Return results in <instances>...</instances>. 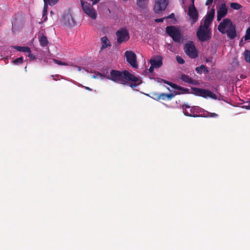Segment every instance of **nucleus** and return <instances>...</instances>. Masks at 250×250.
Instances as JSON below:
<instances>
[{"label": "nucleus", "mask_w": 250, "mask_h": 250, "mask_svg": "<svg viewBox=\"0 0 250 250\" xmlns=\"http://www.w3.org/2000/svg\"><path fill=\"white\" fill-rule=\"evenodd\" d=\"M17 51L23 52H30L31 49L27 46H15L14 47Z\"/></svg>", "instance_id": "412c9836"}, {"label": "nucleus", "mask_w": 250, "mask_h": 250, "mask_svg": "<svg viewBox=\"0 0 250 250\" xmlns=\"http://www.w3.org/2000/svg\"><path fill=\"white\" fill-rule=\"evenodd\" d=\"M154 68H155V67L154 66H153V65H151V66H150V67L148 69V71L150 73H152L154 71Z\"/></svg>", "instance_id": "ea45409f"}, {"label": "nucleus", "mask_w": 250, "mask_h": 250, "mask_svg": "<svg viewBox=\"0 0 250 250\" xmlns=\"http://www.w3.org/2000/svg\"><path fill=\"white\" fill-rule=\"evenodd\" d=\"M196 36L199 41L204 42L210 39L211 33L209 27L201 24L197 29Z\"/></svg>", "instance_id": "7ed1b4c3"}, {"label": "nucleus", "mask_w": 250, "mask_h": 250, "mask_svg": "<svg viewBox=\"0 0 250 250\" xmlns=\"http://www.w3.org/2000/svg\"><path fill=\"white\" fill-rule=\"evenodd\" d=\"M206 62H208V59H207V60H206Z\"/></svg>", "instance_id": "de8ad7c7"}, {"label": "nucleus", "mask_w": 250, "mask_h": 250, "mask_svg": "<svg viewBox=\"0 0 250 250\" xmlns=\"http://www.w3.org/2000/svg\"><path fill=\"white\" fill-rule=\"evenodd\" d=\"M244 39L246 41L250 40V26L246 30Z\"/></svg>", "instance_id": "c85d7f7f"}, {"label": "nucleus", "mask_w": 250, "mask_h": 250, "mask_svg": "<svg viewBox=\"0 0 250 250\" xmlns=\"http://www.w3.org/2000/svg\"><path fill=\"white\" fill-rule=\"evenodd\" d=\"M108 69L104 71V78L115 83L122 84H129L134 88L141 83L142 81L138 77L127 70L119 71L112 69L108 72Z\"/></svg>", "instance_id": "f257e3e1"}, {"label": "nucleus", "mask_w": 250, "mask_h": 250, "mask_svg": "<svg viewBox=\"0 0 250 250\" xmlns=\"http://www.w3.org/2000/svg\"><path fill=\"white\" fill-rule=\"evenodd\" d=\"M22 21H17L16 20L14 21V23H22Z\"/></svg>", "instance_id": "a18cd8bd"}, {"label": "nucleus", "mask_w": 250, "mask_h": 250, "mask_svg": "<svg viewBox=\"0 0 250 250\" xmlns=\"http://www.w3.org/2000/svg\"><path fill=\"white\" fill-rule=\"evenodd\" d=\"M228 11L226 3L221 4L217 10V20L220 21L227 14Z\"/></svg>", "instance_id": "ddd939ff"}, {"label": "nucleus", "mask_w": 250, "mask_h": 250, "mask_svg": "<svg viewBox=\"0 0 250 250\" xmlns=\"http://www.w3.org/2000/svg\"><path fill=\"white\" fill-rule=\"evenodd\" d=\"M152 96H153L152 98L154 100H157V101L160 100V97H159V93H152Z\"/></svg>", "instance_id": "f704fd0d"}, {"label": "nucleus", "mask_w": 250, "mask_h": 250, "mask_svg": "<svg viewBox=\"0 0 250 250\" xmlns=\"http://www.w3.org/2000/svg\"><path fill=\"white\" fill-rule=\"evenodd\" d=\"M98 76H99L100 77H102V79H103V77H104V72H103V74H102L100 73H97V74L93 75L92 76V78L94 79H96L98 78Z\"/></svg>", "instance_id": "72a5a7b5"}, {"label": "nucleus", "mask_w": 250, "mask_h": 250, "mask_svg": "<svg viewBox=\"0 0 250 250\" xmlns=\"http://www.w3.org/2000/svg\"><path fill=\"white\" fill-rule=\"evenodd\" d=\"M217 29L221 33L226 34L230 40L234 39L237 36L236 26L229 19H224L218 25Z\"/></svg>", "instance_id": "f03ea898"}, {"label": "nucleus", "mask_w": 250, "mask_h": 250, "mask_svg": "<svg viewBox=\"0 0 250 250\" xmlns=\"http://www.w3.org/2000/svg\"><path fill=\"white\" fill-rule=\"evenodd\" d=\"M168 4V0H155L154 11L157 14L164 11Z\"/></svg>", "instance_id": "9b49d317"}, {"label": "nucleus", "mask_w": 250, "mask_h": 250, "mask_svg": "<svg viewBox=\"0 0 250 250\" xmlns=\"http://www.w3.org/2000/svg\"><path fill=\"white\" fill-rule=\"evenodd\" d=\"M147 3L148 0H137V5L142 8H145Z\"/></svg>", "instance_id": "4be33fe9"}, {"label": "nucleus", "mask_w": 250, "mask_h": 250, "mask_svg": "<svg viewBox=\"0 0 250 250\" xmlns=\"http://www.w3.org/2000/svg\"><path fill=\"white\" fill-rule=\"evenodd\" d=\"M39 40L40 45L42 46L45 47L48 45V40L47 37L43 34H42L39 37Z\"/></svg>", "instance_id": "f3484780"}, {"label": "nucleus", "mask_w": 250, "mask_h": 250, "mask_svg": "<svg viewBox=\"0 0 250 250\" xmlns=\"http://www.w3.org/2000/svg\"><path fill=\"white\" fill-rule=\"evenodd\" d=\"M191 0V2H192V3L191 4H194V0Z\"/></svg>", "instance_id": "49530a36"}, {"label": "nucleus", "mask_w": 250, "mask_h": 250, "mask_svg": "<svg viewBox=\"0 0 250 250\" xmlns=\"http://www.w3.org/2000/svg\"><path fill=\"white\" fill-rule=\"evenodd\" d=\"M184 49L186 54L191 59H195L198 56L197 50L192 41L186 43Z\"/></svg>", "instance_id": "0eeeda50"}, {"label": "nucleus", "mask_w": 250, "mask_h": 250, "mask_svg": "<svg viewBox=\"0 0 250 250\" xmlns=\"http://www.w3.org/2000/svg\"><path fill=\"white\" fill-rule=\"evenodd\" d=\"M213 0H207L206 1V5L208 6L212 4Z\"/></svg>", "instance_id": "4c0bfd02"}, {"label": "nucleus", "mask_w": 250, "mask_h": 250, "mask_svg": "<svg viewBox=\"0 0 250 250\" xmlns=\"http://www.w3.org/2000/svg\"><path fill=\"white\" fill-rule=\"evenodd\" d=\"M201 108L199 106H192L189 109H185L184 113L186 116L189 117H199L198 115L200 112Z\"/></svg>", "instance_id": "4468645a"}, {"label": "nucleus", "mask_w": 250, "mask_h": 250, "mask_svg": "<svg viewBox=\"0 0 250 250\" xmlns=\"http://www.w3.org/2000/svg\"><path fill=\"white\" fill-rule=\"evenodd\" d=\"M230 6L231 8L235 10H239L242 8L241 5L236 2L230 3Z\"/></svg>", "instance_id": "b1692460"}, {"label": "nucleus", "mask_w": 250, "mask_h": 250, "mask_svg": "<svg viewBox=\"0 0 250 250\" xmlns=\"http://www.w3.org/2000/svg\"><path fill=\"white\" fill-rule=\"evenodd\" d=\"M83 87H84L85 89L88 90V91H91L92 90V89L89 87H87V86H82Z\"/></svg>", "instance_id": "c03bdc74"}, {"label": "nucleus", "mask_w": 250, "mask_h": 250, "mask_svg": "<svg viewBox=\"0 0 250 250\" xmlns=\"http://www.w3.org/2000/svg\"><path fill=\"white\" fill-rule=\"evenodd\" d=\"M190 84H194V85H198V82L197 81L192 79V83H190Z\"/></svg>", "instance_id": "79ce46f5"}, {"label": "nucleus", "mask_w": 250, "mask_h": 250, "mask_svg": "<svg viewBox=\"0 0 250 250\" xmlns=\"http://www.w3.org/2000/svg\"><path fill=\"white\" fill-rule=\"evenodd\" d=\"M28 53H29V54L28 55V57L29 58H30V59L33 60L36 59L35 56L33 54L31 53V52H28Z\"/></svg>", "instance_id": "c9c22d12"}, {"label": "nucleus", "mask_w": 250, "mask_h": 250, "mask_svg": "<svg viewBox=\"0 0 250 250\" xmlns=\"http://www.w3.org/2000/svg\"><path fill=\"white\" fill-rule=\"evenodd\" d=\"M244 106L246 107V108L250 109V103H249L248 105H246Z\"/></svg>", "instance_id": "37998d69"}, {"label": "nucleus", "mask_w": 250, "mask_h": 250, "mask_svg": "<svg viewBox=\"0 0 250 250\" xmlns=\"http://www.w3.org/2000/svg\"><path fill=\"white\" fill-rule=\"evenodd\" d=\"M195 70L198 74H202L203 72L206 74H208V70L206 66L204 64H202L200 66L196 67Z\"/></svg>", "instance_id": "aec40b11"}, {"label": "nucleus", "mask_w": 250, "mask_h": 250, "mask_svg": "<svg viewBox=\"0 0 250 250\" xmlns=\"http://www.w3.org/2000/svg\"><path fill=\"white\" fill-rule=\"evenodd\" d=\"M175 17V15L174 13H171L169 16L165 17V19H172Z\"/></svg>", "instance_id": "58836bf2"}, {"label": "nucleus", "mask_w": 250, "mask_h": 250, "mask_svg": "<svg viewBox=\"0 0 250 250\" xmlns=\"http://www.w3.org/2000/svg\"><path fill=\"white\" fill-rule=\"evenodd\" d=\"M181 79L183 81L189 84H190V83H192V79L190 78L189 76L187 75L186 74H182L181 76Z\"/></svg>", "instance_id": "5701e85b"}, {"label": "nucleus", "mask_w": 250, "mask_h": 250, "mask_svg": "<svg viewBox=\"0 0 250 250\" xmlns=\"http://www.w3.org/2000/svg\"><path fill=\"white\" fill-rule=\"evenodd\" d=\"M44 2L48 3L50 6H53L55 5L59 0H43Z\"/></svg>", "instance_id": "bb28decb"}, {"label": "nucleus", "mask_w": 250, "mask_h": 250, "mask_svg": "<svg viewBox=\"0 0 250 250\" xmlns=\"http://www.w3.org/2000/svg\"><path fill=\"white\" fill-rule=\"evenodd\" d=\"M150 63L151 65H153L155 68L160 67L162 64V61L161 59L155 60V59H151L150 60Z\"/></svg>", "instance_id": "a211bd4d"}, {"label": "nucleus", "mask_w": 250, "mask_h": 250, "mask_svg": "<svg viewBox=\"0 0 250 250\" xmlns=\"http://www.w3.org/2000/svg\"><path fill=\"white\" fill-rule=\"evenodd\" d=\"M176 59L177 62L179 64H183L185 62L184 60L181 57H180V56H178V55L176 57Z\"/></svg>", "instance_id": "7c9ffc66"}, {"label": "nucleus", "mask_w": 250, "mask_h": 250, "mask_svg": "<svg viewBox=\"0 0 250 250\" xmlns=\"http://www.w3.org/2000/svg\"><path fill=\"white\" fill-rule=\"evenodd\" d=\"M48 4V3L44 2V6H43V11H42V16L43 17H44L45 16H46L47 12ZM46 18H47V17H45V19Z\"/></svg>", "instance_id": "cd10ccee"}, {"label": "nucleus", "mask_w": 250, "mask_h": 250, "mask_svg": "<svg viewBox=\"0 0 250 250\" xmlns=\"http://www.w3.org/2000/svg\"><path fill=\"white\" fill-rule=\"evenodd\" d=\"M160 100H165L167 99L168 100L172 99L174 97V95L172 93L167 94L165 93H162L159 94Z\"/></svg>", "instance_id": "6ab92c4d"}, {"label": "nucleus", "mask_w": 250, "mask_h": 250, "mask_svg": "<svg viewBox=\"0 0 250 250\" xmlns=\"http://www.w3.org/2000/svg\"><path fill=\"white\" fill-rule=\"evenodd\" d=\"M164 81V82L165 83H167V84L168 85L171 86L172 88H174V89H178V90H180L181 89V87L180 86H178L177 84H174V83H172L170 82H169L168 81H167L166 80H163Z\"/></svg>", "instance_id": "393cba45"}, {"label": "nucleus", "mask_w": 250, "mask_h": 250, "mask_svg": "<svg viewBox=\"0 0 250 250\" xmlns=\"http://www.w3.org/2000/svg\"><path fill=\"white\" fill-rule=\"evenodd\" d=\"M166 33L176 42H179L181 40V34L178 29L174 26H168L166 28Z\"/></svg>", "instance_id": "39448f33"}, {"label": "nucleus", "mask_w": 250, "mask_h": 250, "mask_svg": "<svg viewBox=\"0 0 250 250\" xmlns=\"http://www.w3.org/2000/svg\"><path fill=\"white\" fill-rule=\"evenodd\" d=\"M218 116V114L215 113H211V112H207V117H211V118H216Z\"/></svg>", "instance_id": "473e14b6"}, {"label": "nucleus", "mask_w": 250, "mask_h": 250, "mask_svg": "<svg viewBox=\"0 0 250 250\" xmlns=\"http://www.w3.org/2000/svg\"><path fill=\"white\" fill-rule=\"evenodd\" d=\"M101 42L102 43V45L100 48L101 50H103V49L107 48L108 46H110L111 44L110 42L107 37L104 36L101 38Z\"/></svg>", "instance_id": "dca6fc26"}, {"label": "nucleus", "mask_w": 250, "mask_h": 250, "mask_svg": "<svg viewBox=\"0 0 250 250\" xmlns=\"http://www.w3.org/2000/svg\"><path fill=\"white\" fill-rule=\"evenodd\" d=\"M62 22L65 25L68 26H72L76 24V21L71 10L69 9L64 13L62 17Z\"/></svg>", "instance_id": "6e6552de"}, {"label": "nucleus", "mask_w": 250, "mask_h": 250, "mask_svg": "<svg viewBox=\"0 0 250 250\" xmlns=\"http://www.w3.org/2000/svg\"><path fill=\"white\" fill-rule=\"evenodd\" d=\"M117 42L121 44L126 42L129 39V34L125 28H121L116 32Z\"/></svg>", "instance_id": "1a4fd4ad"}, {"label": "nucleus", "mask_w": 250, "mask_h": 250, "mask_svg": "<svg viewBox=\"0 0 250 250\" xmlns=\"http://www.w3.org/2000/svg\"><path fill=\"white\" fill-rule=\"evenodd\" d=\"M188 15L192 24H194L197 21L199 17V14L194 4H190L189 6L188 9Z\"/></svg>", "instance_id": "f8f14e48"}, {"label": "nucleus", "mask_w": 250, "mask_h": 250, "mask_svg": "<svg viewBox=\"0 0 250 250\" xmlns=\"http://www.w3.org/2000/svg\"><path fill=\"white\" fill-rule=\"evenodd\" d=\"M245 60L250 63V51L246 50L244 52Z\"/></svg>", "instance_id": "a878e982"}, {"label": "nucleus", "mask_w": 250, "mask_h": 250, "mask_svg": "<svg viewBox=\"0 0 250 250\" xmlns=\"http://www.w3.org/2000/svg\"><path fill=\"white\" fill-rule=\"evenodd\" d=\"M165 19V18H160V19H156L155 20V21L156 22H162L164 21V20Z\"/></svg>", "instance_id": "e433bc0d"}, {"label": "nucleus", "mask_w": 250, "mask_h": 250, "mask_svg": "<svg viewBox=\"0 0 250 250\" xmlns=\"http://www.w3.org/2000/svg\"><path fill=\"white\" fill-rule=\"evenodd\" d=\"M82 8L84 13L87 14L92 19L95 20L97 18V12L94 9L92 5L90 3L84 2L83 0L81 1Z\"/></svg>", "instance_id": "423d86ee"}, {"label": "nucleus", "mask_w": 250, "mask_h": 250, "mask_svg": "<svg viewBox=\"0 0 250 250\" xmlns=\"http://www.w3.org/2000/svg\"><path fill=\"white\" fill-rule=\"evenodd\" d=\"M192 93L196 96H201L205 98L209 97L213 99H217V96L209 90L197 87L191 88Z\"/></svg>", "instance_id": "20e7f679"}, {"label": "nucleus", "mask_w": 250, "mask_h": 250, "mask_svg": "<svg viewBox=\"0 0 250 250\" xmlns=\"http://www.w3.org/2000/svg\"><path fill=\"white\" fill-rule=\"evenodd\" d=\"M214 14L215 9L212 8L205 17L203 25H205V27H209L213 20Z\"/></svg>", "instance_id": "2eb2a0df"}, {"label": "nucleus", "mask_w": 250, "mask_h": 250, "mask_svg": "<svg viewBox=\"0 0 250 250\" xmlns=\"http://www.w3.org/2000/svg\"><path fill=\"white\" fill-rule=\"evenodd\" d=\"M184 107H185V109H189L191 106H189L188 104H184L183 106V108H184Z\"/></svg>", "instance_id": "a19ab883"}, {"label": "nucleus", "mask_w": 250, "mask_h": 250, "mask_svg": "<svg viewBox=\"0 0 250 250\" xmlns=\"http://www.w3.org/2000/svg\"><path fill=\"white\" fill-rule=\"evenodd\" d=\"M53 61L55 63L59 64V65H68V64L67 63L61 62L57 59H53Z\"/></svg>", "instance_id": "2f4dec72"}, {"label": "nucleus", "mask_w": 250, "mask_h": 250, "mask_svg": "<svg viewBox=\"0 0 250 250\" xmlns=\"http://www.w3.org/2000/svg\"><path fill=\"white\" fill-rule=\"evenodd\" d=\"M126 61L133 68H138V64L137 62V57L135 53L131 51H126L125 53Z\"/></svg>", "instance_id": "9d476101"}, {"label": "nucleus", "mask_w": 250, "mask_h": 250, "mask_svg": "<svg viewBox=\"0 0 250 250\" xmlns=\"http://www.w3.org/2000/svg\"><path fill=\"white\" fill-rule=\"evenodd\" d=\"M23 62V58L22 57L17 58L13 61V62L16 64H18L19 63H22Z\"/></svg>", "instance_id": "c756f323"}]
</instances>
